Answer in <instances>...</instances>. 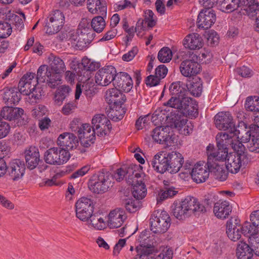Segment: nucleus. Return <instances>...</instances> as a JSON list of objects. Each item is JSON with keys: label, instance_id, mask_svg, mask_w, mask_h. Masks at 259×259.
I'll list each match as a JSON object with an SVG mask.
<instances>
[{"label": "nucleus", "instance_id": "nucleus-1", "mask_svg": "<svg viewBox=\"0 0 259 259\" xmlns=\"http://www.w3.org/2000/svg\"><path fill=\"white\" fill-rule=\"evenodd\" d=\"M169 91L171 97L163 105L177 110L173 114L171 113V118L175 115L191 118L198 116V105L191 98L187 96V90L182 86L181 81L172 83Z\"/></svg>", "mask_w": 259, "mask_h": 259}, {"label": "nucleus", "instance_id": "nucleus-2", "mask_svg": "<svg viewBox=\"0 0 259 259\" xmlns=\"http://www.w3.org/2000/svg\"><path fill=\"white\" fill-rule=\"evenodd\" d=\"M234 152L229 154L226 161L227 170L232 174H237L242 166H245L249 161V158L245 151V147L240 143H232Z\"/></svg>", "mask_w": 259, "mask_h": 259}, {"label": "nucleus", "instance_id": "nucleus-3", "mask_svg": "<svg viewBox=\"0 0 259 259\" xmlns=\"http://www.w3.org/2000/svg\"><path fill=\"white\" fill-rule=\"evenodd\" d=\"M196 202V198L187 196L181 202H175L172 206L173 215L179 220H183L190 217L193 213H197V211L204 209L203 206H199Z\"/></svg>", "mask_w": 259, "mask_h": 259}, {"label": "nucleus", "instance_id": "nucleus-4", "mask_svg": "<svg viewBox=\"0 0 259 259\" xmlns=\"http://www.w3.org/2000/svg\"><path fill=\"white\" fill-rule=\"evenodd\" d=\"M112 186L109 175L102 172L93 175L88 183L90 190L96 194L105 193Z\"/></svg>", "mask_w": 259, "mask_h": 259}, {"label": "nucleus", "instance_id": "nucleus-5", "mask_svg": "<svg viewBox=\"0 0 259 259\" xmlns=\"http://www.w3.org/2000/svg\"><path fill=\"white\" fill-rule=\"evenodd\" d=\"M78 40L76 43V46L82 50L87 47L93 40L96 34L92 28L90 27L89 22L87 19H82L77 28Z\"/></svg>", "mask_w": 259, "mask_h": 259}, {"label": "nucleus", "instance_id": "nucleus-6", "mask_svg": "<svg viewBox=\"0 0 259 259\" xmlns=\"http://www.w3.org/2000/svg\"><path fill=\"white\" fill-rule=\"evenodd\" d=\"M44 160L47 163L52 165H61L66 163L70 157L67 150L61 147H53L44 153Z\"/></svg>", "mask_w": 259, "mask_h": 259}, {"label": "nucleus", "instance_id": "nucleus-7", "mask_svg": "<svg viewBox=\"0 0 259 259\" xmlns=\"http://www.w3.org/2000/svg\"><path fill=\"white\" fill-rule=\"evenodd\" d=\"M93 200L85 197L80 198L75 203L76 216L82 221H87L94 211Z\"/></svg>", "mask_w": 259, "mask_h": 259}, {"label": "nucleus", "instance_id": "nucleus-8", "mask_svg": "<svg viewBox=\"0 0 259 259\" xmlns=\"http://www.w3.org/2000/svg\"><path fill=\"white\" fill-rule=\"evenodd\" d=\"M214 123L219 130L226 131V132L234 135L239 133V130H237L233 121V117L229 112H222L215 115Z\"/></svg>", "mask_w": 259, "mask_h": 259}, {"label": "nucleus", "instance_id": "nucleus-9", "mask_svg": "<svg viewBox=\"0 0 259 259\" xmlns=\"http://www.w3.org/2000/svg\"><path fill=\"white\" fill-rule=\"evenodd\" d=\"M150 220L151 230L154 233H164L170 225V217L165 211H162L158 215H152Z\"/></svg>", "mask_w": 259, "mask_h": 259}, {"label": "nucleus", "instance_id": "nucleus-10", "mask_svg": "<svg viewBox=\"0 0 259 259\" xmlns=\"http://www.w3.org/2000/svg\"><path fill=\"white\" fill-rule=\"evenodd\" d=\"M93 129L98 136L103 137L108 135L112 128L110 120L104 114L95 115L92 120Z\"/></svg>", "mask_w": 259, "mask_h": 259}, {"label": "nucleus", "instance_id": "nucleus-11", "mask_svg": "<svg viewBox=\"0 0 259 259\" xmlns=\"http://www.w3.org/2000/svg\"><path fill=\"white\" fill-rule=\"evenodd\" d=\"M64 14L61 11H54L46 23V33L52 35L59 32L64 24Z\"/></svg>", "mask_w": 259, "mask_h": 259}, {"label": "nucleus", "instance_id": "nucleus-12", "mask_svg": "<svg viewBox=\"0 0 259 259\" xmlns=\"http://www.w3.org/2000/svg\"><path fill=\"white\" fill-rule=\"evenodd\" d=\"M116 73V69L113 66H105L96 72V82L100 85L106 86L113 82Z\"/></svg>", "mask_w": 259, "mask_h": 259}, {"label": "nucleus", "instance_id": "nucleus-13", "mask_svg": "<svg viewBox=\"0 0 259 259\" xmlns=\"http://www.w3.org/2000/svg\"><path fill=\"white\" fill-rule=\"evenodd\" d=\"M25 165L23 161L16 159L9 163L7 167V174L14 181L21 179L25 173Z\"/></svg>", "mask_w": 259, "mask_h": 259}, {"label": "nucleus", "instance_id": "nucleus-14", "mask_svg": "<svg viewBox=\"0 0 259 259\" xmlns=\"http://www.w3.org/2000/svg\"><path fill=\"white\" fill-rule=\"evenodd\" d=\"M226 233L233 241L239 240L243 234L240 220L237 217H232L227 222Z\"/></svg>", "mask_w": 259, "mask_h": 259}, {"label": "nucleus", "instance_id": "nucleus-15", "mask_svg": "<svg viewBox=\"0 0 259 259\" xmlns=\"http://www.w3.org/2000/svg\"><path fill=\"white\" fill-rule=\"evenodd\" d=\"M105 98L110 107L113 108H120L126 100L125 95L116 88L108 90Z\"/></svg>", "mask_w": 259, "mask_h": 259}, {"label": "nucleus", "instance_id": "nucleus-16", "mask_svg": "<svg viewBox=\"0 0 259 259\" xmlns=\"http://www.w3.org/2000/svg\"><path fill=\"white\" fill-rule=\"evenodd\" d=\"M216 21V15L212 9H205L202 10L197 18V24L199 28L204 29H208Z\"/></svg>", "mask_w": 259, "mask_h": 259}, {"label": "nucleus", "instance_id": "nucleus-17", "mask_svg": "<svg viewBox=\"0 0 259 259\" xmlns=\"http://www.w3.org/2000/svg\"><path fill=\"white\" fill-rule=\"evenodd\" d=\"M115 88L125 92H130L133 87V80L130 75L124 72L116 73L113 80Z\"/></svg>", "mask_w": 259, "mask_h": 259}, {"label": "nucleus", "instance_id": "nucleus-18", "mask_svg": "<svg viewBox=\"0 0 259 259\" xmlns=\"http://www.w3.org/2000/svg\"><path fill=\"white\" fill-rule=\"evenodd\" d=\"M206 153L207 156L206 165L209 166H211V164H218L219 161H227L229 156L228 150H220L218 148L217 151H215L211 145L207 147Z\"/></svg>", "mask_w": 259, "mask_h": 259}, {"label": "nucleus", "instance_id": "nucleus-19", "mask_svg": "<svg viewBox=\"0 0 259 259\" xmlns=\"http://www.w3.org/2000/svg\"><path fill=\"white\" fill-rule=\"evenodd\" d=\"M180 70L184 76L190 77L200 72V65L193 59H186L181 62Z\"/></svg>", "mask_w": 259, "mask_h": 259}, {"label": "nucleus", "instance_id": "nucleus-20", "mask_svg": "<svg viewBox=\"0 0 259 259\" xmlns=\"http://www.w3.org/2000/svg\"><path fill=\"white\" fill-rule=\"evenodd\" d=\"M168 130L169 128L166 126L156 127L152 131L153 139L158 143L171 146L174 143V140L168 133Z\"/></svg>", "mask_w": 259, "mask_h": 259}, {"label": "nucleus", "instance_id": "nucleus-21", "mask_svg": "<svg viewBox=\"0 0 259 259\" xmlns=\"http://www.w3.org/2000/svg\"><path fill=\"white\" fill-rule=\"evenodd\" d=\"M172 125L177 128L180 133L185 135H189L192 133L194 126L193 124L188 121L184 117H181L179 115H175L171 118Z\"/></svg>", "mask_w": 259, "mask_h": 259}, {"label": "nucleus", "instance_id": "nucleus-22", "mask_svg": "<svg viewBox=\"0 0 259 259\" xmlns=\"http://www.w3.org/2000/svg\"><path fill=\"white\" fill-rule=\"evenodd\" d=\"M151 165L159 173L163 174L166 171L169 172L168 154L162 153L155 155L151 161Z\"/></svg>", "mask_w": 259, "mask_h": 259}, {"label": "nucleus", "instance_id": "nucleus-23", "mask_svg": "<svg viewBox=\"0 0 259 259\" xmlns=\"http://www.w3.org/2000/svg\"><path fill=\"white\" fill-rule=\"evenodd\" d=\"M125 218L124 210L120 208H116L111 211L108 215V226L110 228H119Z\"/></svg>", "mask_w": 259, "mask_h": 259}, {"label": "nucleus", "instance_id": "nucleus-24", "mask_svg": "<svg viewBox=\"0 0 259 259\" xmlns=\"http://www.w3.org/2000/svg\"><path fill=\"white\" fill-rule=\"evenodd\" d=\"M78 143V139L76 136L72 133H64L61 134L57 140V144L61 148H64L68 151L72 149Z\"/></svg>", "mask_w": 259, "mask_h": 259}, {"label": "nucleus", "instance_id": "nucleus-25", "mask_svg": "<svg viewBox=\"0 0 259 259\" xmlns=\"http://www.w3.org/2000/svg\"><path fill=\"white\" fill-rule=\"evenodd\" d=\"M210 171L200 163L196 164L191 170V175L193 180L197 183L205 182L208 178Z\"/></svg>", "mask_w": 259, "mask_h": 259}, {"label": "nucleus", "instance_id": "nucleus-26", "mask_svg": "<svg viewBox=\"0 0 259 259\" xmlns=\"http://www.w3.org/2000/svg\"><path fill=\"white\" fill-rule=\"evenodd\" d=\"M25 158L28 168L34 169L40 160L38 149L36 147H30L25 151Z\"/></svg>", "mask_w": 259, "mask_h": 259}, {"label": "nucleus", "instance_id": "nucleus-27", "mask_svg": "<svg viewBox=\"0 0 259 259\" xmlns=\"http://www.w3.org/2000/svg\"><path fill=\"white\" fill-rule=\"evenodd\" d=\"M169 159V173H177L182 167L184 163V158L179 152L172 151L168 153Z\"/></svg>", "mask_w": 259, "mask_h": 259}, {"label": "nucleus", "instance_id": "nucleus-28", "mask_svg": "<svg viewBox=\"0 0 259 259\" xmlns=\"http://www.w3.org/2000/svg\"><path fill=\"white\" fill-rule=\"evenodd\" d=\"M255 120L258 121V124L257 125H253L250 127L249 130L246 131L244 134H241L239 131L238 134L234 135V137L240 139V143H245L248 144L252 138L259 137V119L258 116L255 117ZM239 143L237 142L236 143Z\"/></svg>", "mask_w": 259, "mask_h": 259}, {"label": "nucleus", "instance_id": "nucleus-29", "mask_svg": "<svg viewBox=\"0 0 259 259\" xmlns=\"http://www.w3.org/2000/svg\"><path fill=\"white\" fill-rule=\"evenodd\" d=\"M21 96V93L16 88H6L4 89L3 100L8 105L19 103Z\"/></svg>", "mask_w": 259, "mask_h": 259}, {"label": "nucleus", "instance_id": "nucleus-30", "mask_svg": "<svg viewBox=\"0 0 259 259\" xmlns=\"http://www.w3.org/2000/svg\"><path fill=\"white\" fill-rule=\"evenodd\" d=\"M184 47L191 50H198L203 46V41L199 34L193 33L188 35L184 40Z\"/></svg>", "mask_w": 259, "mask_h": 259}, {"label": "nucleus", "instance_id": "nucleus-31", "mask_svg": "<svg viewBox=\"0 0 259 259\" xmlns=\"http://www.w3.org/2000/svg\"><path fill=\"white\" fill-rule=\"evenodd\" d=\"M239 7H243L250 18L259 14V3L257 0H240Z\"/></svg>", "mask_w": 259, "mask_h": 259}, {"label": "nucleus", "instance_id": "nucleus-32", "mask_svg": "<svg viewBox=\"0 0 259 259\" xmlns=\"http://www.w3.org/2000/svg\"><path fill=\"white\" fill-rule=\"evenodd\" d=\"M182 86L187 88V92H189L193 96L199 97L202 92L203 86L202 81L198 77L193 78L187 83L186 85L183 84L182 82Z\"/></svg>", "mask_w": 259, "mask_h": 259}, {"label": "nucleus", "instance_id": "nucleus-33", "mask_svg": "<svg viewBox=\"0 0 259 259\" xmlns=\"http://www.w3.org/2000/svg\"><path fill=\"white\" fill-rule=\"evenodd\" d=\"M232 211V206L227 201H220L215 203L213 207V212L219 219H226Z\"/></svg>", "mask_w": 259, "mask_h": 259}, {"label": "nucleus", "instance_id": "nucleus-34", "mask_svg": "<svg viewBox=\"0 0 259 259\" xmlns=\"http://www.w3.org/2000/svg\"><path fill=\"white\" fill-rule=\"evenodd\" d=\"M23 113L24 110L21 108L5 106L1 111V116L2 118L12 120L21 117Z\"/></svg>", "mask_w": 259, "mask_h": 259}, {"label": "nucleus", "instance_id": "nucleus-35", "mask_svg": "<svg viewBox=\"0 0 259 259\" xmlns=\"http://www.w3.org/2000/svg\"><path fill=\"white\" fill-rule=\"evenodd\" d=\"M133 187L132 192L136 200L139 201L144 198L147 194V189L144 183L141 180H136L135 183L128 184Z\"/></svg>", "mask_w": 259, "mask_h": 259}, {"label": "nucleus", "instance_id": "nucleus-36", "mask_svg": "<svg viewBox=\"0 0 259 259\" xmlns=\"http://www.w3.org/2000/svg\"><path fill=\"white\" fill-rule=\"evenodd\" d=\"M252 250L250 244L240 241L237 246L236 255L238 259H251L252 255Z\"/></svg>", "mask_w": 259, "mask_h": 259}, {"label": "nucleus", "instance_id": "nucleus-37", "mask_svg": "<svg viewBox=\"0 0 259 259\" xmlns=\"http://www.w3.org/2000/svg\"><path fill=\"white\" fill-rule=\"evenodd\" d=\"M208 166V169L215 179L220 181H225L228 177V171L224 167L219 164H211V166Z\"/></svg>", "mask_w": 259, "mask_h": 259}, {"label": "nucleus", "instance_id": "nucleus-38", "mask_svg": "<svg viewBox=\"0 0 259 259\" xmlns=\"http://www.w3.org/2000/svg\"><path fill=\"white\" fill-rule=\"evenodd\" d=\"M102 5L100 10L102 12V15L106 16L107 15V6L105 0H88L87 7L88 9L91 13L95 14L97 13V4Z\"/></svg>", "mask_w": 259, "mask_h": 259}, {"label": "nucleus", "instance_id": "nucleus-39", "mask_svg": "<svg viewBox=\"0 0 259 259\" xmlns=\"http://www.w3.org/2000/svg\"><path fill=\"white\" fill-rule=\"evenodd\" d=\"M234 137V135L230 133L225 132L224 133L218 134L215 137L218 148L220 150H228L227 147V144L228 143V141Z\"/></svg>", "mask_w": 259, "mask_h": 259}, {"label": "nucleus", "instance_id": "nucleus-40", "mask_svg": "<svg viewBox=\"0 0 259 259\" xmlns=\"http://www.w3.org/2000/svg\"><path fill=\"white\" fill-rule=\"evenodd\" d=\"M245 108L249 111L259 113V97H248L246 99Z\"/></svg>", "mask_w": 259, "mask_h": 259}, {"label": "nucleus", "instance_id": "nucleus-41", "mask_svg": "<svg viewBox=\"0 0 259 259\" xmlns=\"http://www.w3.org/2000/svg\"><path fill=\"white\" fill-rule=\"evenodd\" d=\"M70 91L71 89L69 86L62 85L60 87L56 92L55 102L58 105L62 104L63 101L69 96Z\"/></svg>", "mask_w": 259, "mask_h": 259}, {"label": "nucleus", "instance_id": "nucleus-42", "mask_svg": "<svg viewBox=\"0 0 259 259\" xmlns=\"http://www.w3.org/2000/svg\"><path fill=\"white\" fill-rule=\"evenodd\" d=\"M106 16H98L95 17L92 20L91 26L93 30L97 33L101 32L105 27V21L104 17Z\"/></svg>", "mask_w": 259, "mask_h": 259}, {"label": "nucleus", "instance_id": "nucleus-43", "mask_svg": "<svg viewBox=\"0 0 259 259\" xmlns=\"http://www.w3.org/2000/svg\"><path fill=\"white\" fill-rule=\"evenodd\" d=\"M49 68L52 72L59 74L64 71L65 65L61 58L55 57L50 65Z\"/></svg>", "mask_w": 259, "mask_h": 259}, {"label": "nucleus", "instance_id": "nucleus-44", "mask_svg": "<svg viewBox=\"0 0 259 259\" xmlns=\"http://www.w3.org/2000/svg\"><path fill=\"white\" fill-rule=\"evenodd\" d=\"M52 71L46 65H41L38 69L37 71V75L36 76V80L37 83L39 82H45L51 73Z\"/></svg>", "mask_w": 259, "mask_h": 259}, {"label": "nucleus", "instance_id": "nucleus-45", "mask_svg": "<svg viewBox=\"0 0 259 259\" xmlns=\"http://www.w3.org/2000/svg\"><path fill=\"white\" fill-rule=\"evenodd\" d=\"M90 220V224L95 229L98 230H102L105 228L106 224L103 218H101L100 214L98 213H92Z\"/></svg>", "mask_w": 259, "mask_h": 259}, {"label": "nucleus", "instance_id": "nucleus-46", "mask_svg": "<svg viewBox=\"0 0 259 259\" xmlns=\"http://www.w3.org/2000/svg\"><path fill=\"white\" fill-rule=\"evenodd\" d=\"M131 168H129V166H123L118 168L113 175V177L118 182L122 181L124 178L126 180L128 178V175L132 172Z\"/></svg>", "mask_w": 259, "mask_h": 259}, {"label": "nucleus", "instance_id": "nucleus-47", "mask_svg": "<svg viewBox=\"0 0 259 259\" xmlns=\"http://www.w3.org/2000/svg\"><path fill=\"white\" fill-rule=\"evenodd\" d=\"M240 0H218L221 8L228 12H232L239 7Z\"/></svg>", "mask_w": 259, "mask_h": 259}, {"label": "nucleus", "instance_id": "nucleus-48", "mask_svg": "<svg viewBox=\"0 0 259 259\" xmlns=\"http://www.w3.org/2000/svg\"><path fill=\"white\" fill-rule=\"evenodd\" d=\"M241 229L243 234L244 235L249 236V237H255L259 235L258 233V229L254 226L251 222H245Z\"/></svg>", "mask_w": 259, "mask_h": 259}, {"label": "nucleus", "instance_id": "nucleus-49", "mask_svg": "<svg viewBox=\"0 0 259 259\" xmlns=\"http://www.w3.org/2000/svg\"><path fill=\"white\" fill-rule=\"evenodd\" d=\"M172 52L168 47L162 48L158 52L157 58L161 62H169L172 58Z\"/></svg>", "mask_w": 259, "mask_h": 259}, {"label": "nucleus", "instance_id": "nucleus-50", "mask_svg": "<svg viewBox=\"0 0 259 259\" xmlns=\"http://www.w3.org/2000/svg\"><path fill=\"white\" fill-rule=\"evenodd\" d=\"M129 168L132 169L133 172L128 175L127 182L128 184L135 183L136 180L141 178L142 175L139 170V165L131 164L129 165Z\"/></svg>", "mask_w": 259, "mask_h": 259}, {"label": "nucleus", "instance_id": "nucleus-51", "mask_svg": "<svg viewBox=\"0 0 259 259\" xmlns=\"http://www.w3.org/2000/svg\"><path fill=\"white\" fill-rule=\"evenodd\" d=\"M124 207L126 210L131 213L137 211L141 205V203L138 200L126 199L124 202Z\"/></svg>", "mask_w": 259, "mask_h": 259}, {"label": "nucleus", "instance_id": "nucleus-52", "mask_svg": "<svg viewBox=\"0 0 259 259\" xmlns=\"http://www.w3.org/2000/svg\"><path fill=\"white\" fill-rule=\"evenodd\" d=\"M60 75L51 72L46 82L49 87L54 89L60 83Z\"/></svg>", "mask_w": 259, "mask_h": 259}, {"label": "nucleus", "instance_id": "nucleus-53", "mask_svg": "<svg viewBox=\"0 0 259 259\" xmlns=\"http://www.w3.org/2000/svg\"><path fill=\"white\" fill-rule=\"evenodd\" d=\"M12 27L10 24L5 21H0V38H6L10 35Z\"/></svg>", "mask_w": 259, "mask_h": 259}, {"label": "nucleus", "instance_id": "nucleus-54", "mask_svg": "<svg viewBox=\"0 0 259 259\" xmlns=\"http://www.w3.org/2000/svg\"><path fill=\"white\" fill-rule=\"evenodd\" d=\"M23 80H20L18 83V91L21 94L25 95H29L33 90L32 84L30 83L24 82Z\"/></svg>", "mask_w": 259, "mask_h": 259}, {"label": "nucleus", "instance_id": "nucleus-55", "mask_svg": "<svg viewBox=\"0 0 259 259\" xmlns=\"http://www.w3.org/2000/svg\"><path fill=\"white\" fill-rule=\"evenodd\" d=\"M207 43L208 46L213 47L219 42V37L217 33L214 30L209 31L206 35Z\"/></svg>", "mask_w": 259, "mask_h": 259}, {"label": "nucleus", "instance_id": "nucleus-56", "mask_svg": "<svg viewBox=\"0 0 259 259\" xmlns=\"http://www.w3.org/2000/svg\"><path fill=\"white\" fill-rule=\"evenodd\" d=\"M136 250L137 254L134 259H150L149 255L151 253V251L148 248L144 247L141 248L137 247Z\"/></svg>", "mask_w": 259, "mask_h": 259}, {"label": "nucleus", "instance_id": "nucleus-57", "mask_svg": "<svg viewBox=\"0 0 259 259\" xmlns=\"http://www.w3.org/2000/svg\"><path fill=\"white\" fill-rule=\"evenodd\" d=\"M145 18L143 19L145 23H147V26L152 28L156 25V21L154 19V14L151 10H147L145 11Z\"/></svg>", "mask_w": 259, "mask_h": 259}, {"label": "nucleus", "instance_id": "nucleus-58", "mask_svg": "<svg viewBox=\"0 0 259 259\" xmlns=\"http://www.w3.org/2000/svg\"><path fill=\"white\" fill-rule=\"evenodd\" d=\"M249 243L252 252H254L256 255L259 256V235L255 237H249Z\"/></svg>", "mask_w": 259, "mask_h": 259}, {"label": "nucleus", "instance_id": "nucleus-59", "mask_svg": "<svg viewBox=\"0 0 259 259\" xmlns=\"http://www.w3.org/2000/svg\"><path fill=\"white\" fill-rule=\"evenodd\" d=\"M246 146L249 151L259 153V137L252 138Z\"/></svg>", "mask_w": 259, "mask_h": 259}, {"label": "nucleus", "instance_id": "nucleus-60", "mask_svg": "<svg viewBox=\"0 0 259 259\" xmlns=\"http://www.w3.org/2000/svg\"><path fill=\"white\" fill-rule=\"evenodd\" d=\"M46 107L41 105L36 106L32 111V115L35 118H39L44 115L47 112Z\"/></svg>", "mask_w": 259, "mask_h": 259}, {"label": "nucleus", "instance_id": "nucleus-61", "mask_svg": "<svg viewBox=\"0 0 259 259\" xmlns=\"http://www.w3.org/2000/svg\"><path fill=\"white\" fill-rule=\"evenodd\" d=\"M92 129L93 126H91L89 124H82L80 128L81 131L79 132L77 134L78 138L82 140V138H88V133H92Z\"/></svg>", "mask_w": 259, "mask_h": 259}, {"label": "nucleus", "instance_id": "nucleus-62", "mask_svg": "<svg viewBox=\"0 0 259 259\" xmlns=\"http://www.w3.org/2000/svg\"><path fill=\"white\" fill-rule=\"evenodd\" d=\"M76 107L77 104L75 101L69 102L64 105L62 112L65 115H68L72 113Z\"/></svg>", "mask_w": 259, "mask_h": 259}, {"label": "nucleus", "instance_id": "nucleus-63", "mask_svg": "<svg viewBox=\"0 0 259 259\" xmlns=\"http://www.w3.org/2000/svg\"><path fill=\"white\" fill-rule=\"evenodd\" d=\"M168 69L164 65H160L156 69L155 75L161 80L167 73Z\"/></svg>", "mask_w": 259, "mask_h": 259}, {"label": "nucleus", "instance_id": "nucleus-64", "mask_svg": "<svg viewBox=\"0 0 259 259\" xmlns=\"http://www.w3.org/2000/svg\"><path fill=\"white\" fill-rule=\"evenodd\" d=\"M44 95L43 90L41 88L37 87L36 85L33 87V90L29 95L30 98H33L35 100H39Z\"/></svg>", "mask_w": 259, "mask_h": 259}]
</instances>
